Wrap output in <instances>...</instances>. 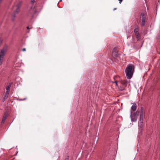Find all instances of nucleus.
<instances>
[{
  "label": "nucleus",
  "mask_w": 160,
  "mask_h": 160,
  "mask_svg": "<svg viewBox=\"0 0 160 160\" xmlns=\"http://www.w3.org/2000/svg\"><path fill=\"white\" fill-rule=\"evenodd\" d=\"M133 67V65L132 64H129L126 69L125 73L127 78L128 79H130L132 77L134 70L132 68Z\"/></svg>",
  "instance_id": "nucleus-1"
},
{
  "label": "nucleus",
  "mask_w": 160,
  "mask_h": 160,
  "mask_svg": "<svg viewBox=\"0 0 160 160\" xmlns=\"http://www.w3.org/2000/svg\"><path fill=\"white\" fill-rule=\"evenodd\" d=\"M8 48V46L5 45L0 50V66L2 63L4 56L7 52Z\"/></svg>",
  "instance_id": "nucleus-2"
},
{
  "label": "nucleus",
  "mask_w": 160,
  "mask_h": 160,
  "mask_svg": "<svg viewBox=\"0 0 160 160\" xmlns=\"http://www.w3.org/2000/svg\"><path fill=\"white\" fill-rule=\"evenodd\" d=\"M22 2H20L17 5L16 8L14 12V14L12 15V17L14 18L15 17V14L17 13L20 11V8L21 6Z\"/></svg>",
  "instance_id": "nucleus-3"
},
{
  "label": "nucleus",
  "mask_w": 160,
  "mask_h": 160,
  "mask_svg": "<svg viewBox=\"0 0 160 160\" xmlns=\"http://www.w3.org/2000/svg\"><path fill=\"white\" fill-rule=\"evenodd\" d=\"M141 18L142 24L141 25L142 26H144L145 25V15L143 13H142L141 15Z\"/></svg>",
  "instance_id": "nucleus-4"
},
{
  "label": "nucleus",
  "mask_w": 160,
  "mask_h": 160,
  "mask_svg": "<svg viewBox=\"0 0 160 160\" xmlns=\"http://www.w3.org/2000/svg\"><path fill=\"white\" fill-rule=\"evenodd\" d=\"M117 49V47H115L112 51V55L113 57H118L119 54L118 53L115 51V50Z\"/></svg>",
  "instance_id": "nucleus-5"
},
{
  "label": "nucleus",
  "mask_w": 160,
  "mask_h": 160,
  "mask_svg": "<svg viewBox=\"0 0 160 160\" xmlns=\"http://www.w3.org/2000/svg\"><path fill=\"white\" fill-rule=\"evenodd\" d=\"M132 105L131 107V112H132V111H135L137 109V105L134 102L132 103ZM131 112H130L131 113Z\"/></svg>",
  "instance_id": "nucleus-6"
},
{
  "label": "nucleus",
  "mask_w": 160,
  "mask_h": 160,
  "mask_svg": "<svg viewBox=\"0 0 160 160\" xmlns=\"http://www.w3.org/2000/svg\"><path fill=\"white\" fill-rule=\"evenodd\" d=\"M130 118L132 121L135 122L136 121L137 118V116H134L132 115V112L130 113Z\"/></svg>",
  "instance_id": "nucleus-7"
},
{
  "label": "nucleus",
  "mask_w": 160,
  "mask_h": 160,
  "mask_svg": "<svg viewBox=\"0 0 160 160\" xmlns=\"http://www.w3.org/2000/svg\"><path fill=\"white\" fill-rule=\"evenodd\" d=\"M134 32L137 37H138L139 36V33L137 29H135L134 30Z\"/></svg>",
  "instance_id": "nucleus-8"
},
{
  "label": "nucleus",
  "mask_w": 160,
  "mask_h": 160,
  "mask_svg": "<svg viewBox=\"0 0 160 160\" xmlns=\"http://www.w3.org/2000/svg\"><path fill=\"white\" fill-rule=\"evenodd\" d=\"M7 117V115H6V114L5 113L4 114V116L2 118V124H3L4 123V122H5V121Z\"/></svg>",
  "instance_id": "nucleus-9"
},
{
  "label": "nucleus",
  "mask_w": 160,
  "mask_h": 160,
  "mask_svg": "<svg viewBox=\"0 0 160 160\" xmlns=\"http://www.w3.org/2000/svg\"><path fill=\"white\" fill-rule=\"evenodd\" d=\"M143 121L142 120L141 121V120H139V126L140 128H141L142 127V123H143Z\"/></svg>",
  "instance_id": "nucleus-10"
},
{
  "label": "nucleus",
  "mask_w": 160,
  "mask_h": 160,
  "mask_svg": "<svg viewBox=\"0 0 160 160\" xmlns=\"http://www.w3.org/2000/svg\"><path fill=\"white\" fill-rule=\"evenodd\" d=\"M121 82L122 84L125 86H126L128 83V82L126 80H125L122 81Z\"/></svg>",
  "instance_id": "nucleus-11"
},
{
  "label": "nucleus",
  "mask_w": 160,
  "mask_h": 160,
  "mask_svg": "<svg viewBox=\"0 0 160 160\" xmlns=\"http://www.w3.org/2000/svg\"><path fill=\"white\" fill-rule=\"evenodd\" d=\"M144 113V109L143 107H141L140 110V114H143Z\"/></svg>",
  "instance_id": "nucleus-12"
},
{
  "label": "nucleus",
  "mask_w": 160,
  "mask_h": 160,
  "mask_svg": "<svg viewBox=\"0 0 160 160\" xmlns=\"http://www.w3.org/2000/svg\"><path fill=\"white\" fill-rule=\"evenodd\" d=\"M143 114H140L139 120H141V121L143 120Z\"/></svg>",
  "instance_id": "nucleus-13"
},
{
  "label": "nucleus",
  "mask_w": 160,
  "mask_h": 160,
  "mask_svg": "<svg viewBox=\"0 0 160 160\" xmlns=\"http://www.w3.org/2000/svg\"><path fill=\"white\" fill-rule=\"evenodd\" d=\"M10 87H11V85H9L6 88L7 91H9Z\"/></svg>",
  "instance_id": "nucleus-14"
},
{
  "label": "nucleus",
  "mask_w": 160,
  "mask_h": 160,
  "mask_svg": "<svg viewBox=\"0 0 160 160\" xmlns=\"http://www.w3.org/2000/svg\"><path fill=\"white\" fill-rule=\"evenodd\" d=\"M139 113V112H138V111H137L136 112H135L134 113L133 116H137V117H138V115Z\"/></svg>",
  "instance_id": "nucleus-15"
},
{
  "label": "nucleus",
  "mask_w": 160,
  "mask_h": 160,
  "mask_svg": "<svg viewBox=\"0 0 160 160\" xmlns=\"http://www.w3.org/2000/svg\"><path fill=\"white\" fill-rule=\"evenodd\" d=\"M8 97V96L7 95H5L3 99V102H4L6 100V99H7Z\"/></svg>",
  "instance_id": "nucleus-16"
},
{
  "label": "nucleus",
  "mask_w": 160,
  "mask_h": 160,
  "mask_svg": "<svg viewBox=\"0 0 160 160\" xmlns=\"http://www.w3.org/2000/svg\"><path fill=\"white\" fill-rule=\"evenodd\" d=\"M8 94H9V91H6L5 95H7L8 96Z\"/></svg>",
  "instance_id": "nucleus-17"
},
{
  "label": "nucleus",
  "mask_w": 160,
  "mask_h": 160,
  "mask_svg": "<svg viewBox=\"0 0 160 160\" xmlns=\"http://www.w3.org/2000/svg\"><path fill=\"white\" fill-rule=\"evenodd\" d=\"M35 2V1L34 0H32L31 1V2L32 4H33L34 2Z\"/></svg>",
  "instance_id": "nucleus-18"
},
{
  "label": "nucleus",
  "mask_w": 160,
  "mask_h": 160,
  "mask_svg": "<svg viewBox=\"0 0 160 160\" xmlns=\"http://www.w3.org/2000/svg\"><path fill=\"white\" fill-rule=\"evenodd\" d=\"M65 160H69V156H68L67 157L65 158Z\"/></svg>",
  "instance_id": "nucleus-19"
},
{
  "label": "nucleus",
  "mask_w": 160,
  "mask_h": 160,
  "mask_svg": "<svg viewBox=\"0 0 160 160\" xmlns=\"http://www.w3.org/2000/svg\"><path fill=\"white\" fill-rule=\"evenodd\" d=\"M27 29H30L32 28V27L30 28H29V27H28H28H27Z\"/></svg>",
  "instance_id": "nucleus-20"
},
{
  "label": "nucleus",
  "mask_w": 160,
  "mask_h": 160,
  "mask_svg": "<svg viewBox=\"0 0 160 160\" xmlns=\"http://www.w3.org/2000/svg\"><path fill=\"white\" fill-rule=\"evenodd\" d=\"M122 0H118L120 3H121Z\"/></svg>",
  "instance_id": "nucleus-21"
},
{
  "label": "nucleus",
  "mask_w": 160,
  "mask_h": 160,
  "mask_svg": "<svg viewBox=\"0 0 160 160\" xmlns=\"http://www.w3.org/2000/svg\"><path fill=\"white\" fill-rule=\"evenodd\" d=\"M115 84H116V86H117V85H118V84H117V82H117V81H115Z\"/></svg>",
  "instance_id": "nucleus-22"
},
{
  "label": "nucleus",
  "mask_w": 160,
  "mask_h": 160,
  "mask_svg": "<svg viewBox=\"0 0 160 160\" xmlns=\"http://www.w3.org/2000/svg\"><path fill=\"white\" fill-rule=\"evenodd\" d=\"M22 51H26V49L25 48H24L22 49Z\"/></svg>",
  "instance_id": "nucleus-23"
},
{
  "label": "nucleus",
  "mask_w": 160,
  "mask_h": 160,
  "mask_svg": "<svg viewBox=\"0 0 160 160\" xmlns=\"http://www.w3.org/2000/svg\"><path fill=\"white\" fill-rule=\"evenodd\" d=\"M25 99H26V98H24L23 99H22V100H25Z\"/></svg>",
  "instance_id": "nucleus-24"
},
{
  "label": "nucleus",
  "mask_w": 160,
  "mask_h": 160,
  "mask_svg": "<svg viewBox=\"0 0 160 160\" xmlns=\"http://www.w3.org/2000/svg\"><path fill=\"white\" fill-rule=\"evenodd\" d=\"M2 1V0H0V3H1V2Z\"/></svg>",
  "instance_id": "nucleus-25"
},
{
  "label": "nucleus",
  "mask_w": 160,
  "mask_h": 160,
  "mask_svg": "<svg viewBox=\"0 0 160 160\" xmlns=\"http://www.w3.org/2000/svg\"><path fill=\"white\" fill-rule=\"evenodd\" d=\"M116 8H114V10H116Z\"/></svg>",
  "instance_id": "nucleus-26"
}]
</instances>
